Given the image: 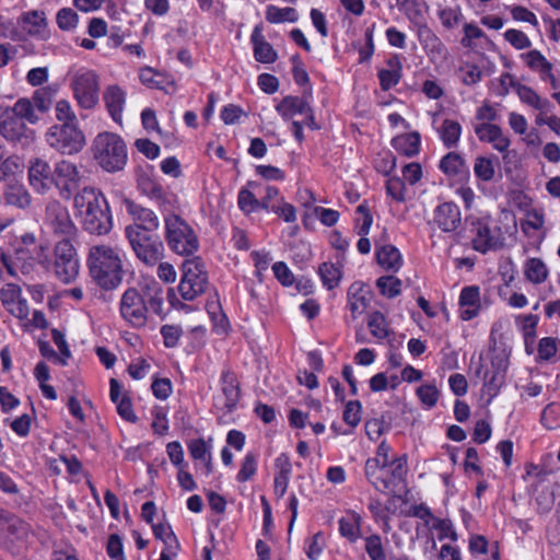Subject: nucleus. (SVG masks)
Wrapping results in <instances>:
<instances>
[{
	"instance_id": "nucleus-4",
	"label": "nucleus",
	"mask_w": 560,
	"mask_h": 560,
	"mask_svg": "<svg viewBox=\"0 0 560 560\" xmlns=\"http://www.w3.org/2000/svg\"><path fill=\"white\" fill-rule=\"evenodd\" d=\"M83 229L93 235H106L113 229V215L101 189L84 187L73 199Z\"/></svg>"
},
{
	"instance_id": "nucleus-24",
	"label": "nucleus",
	"mask_w": 560,
	"mask_h": 560,
	"mask_svg": "<svg viewBox=\"0 0 560 560\" xmlns=\"http://www.w3.org/2000/svg\"><path fill=\"white\" fill-rule=\"evenodd\" d=\"M48 219L55 234L62 236L61 240H70L72 242L78 230L65 207L56 203L48 208Z\"/></svg>"
},
{
	"instance_id": "nucleus-2",
	"label": "nucleus",
	"mask_w": 560,
	"mask_h": 560,
	"mask_svg": "<svg viewBox=\"0 0 560 560\" xmlns=\"http://www.w3.org/2000/svg\"><path fill=\"white\" fill-rule=\"evenodd\" d=\"M39 120L31 98L20 97L12 106L0 104V136L22 149L35 143L36 131L28 125Z\"/></svg>"
},
{
	"instance_id": "nucleus-37",
	"label": "nucleus",
	"mask_w": 560,
	"mask_h": 560,
	"mask_svg": "<svg viewBox=\"0 0 560 560\" xmlns=\"http://www.w3.org/2000/svg\"><path fill=\"white\" fill-rule=\"evenodd\" d=\"M390 143L397 152L413 158L420 152L421 137L418 131H412L393 138Z\"/></svg>"
},
{
	"instance_id": "nucleus-17",
	"label": "nucleus",
	"mask_w": 560,
	"mask_h": 560,
	"mask_svg": "<svg viewBox=\"0 0 560 560\" xmlns=\"http://www.w3.org/2000/svg\"><path fill=\"white\" fill-rule=\"evenodd\" d=\"M81 180L80 171L73 162L60 160L54 166V187L62 198L69 199L78 189Z\"/></svg>"
},
{
	"instance_id": "nucleus-38",
	"label": "nucleus",
	"mask_w": 560,
	"mask_h": 560,
	"mask_svg": "<svg viewBox=\"0 0 560 560\" xmlns=\"http://www.w3.org/2000/svg\"><path fill=\"white\" fill-rule=\"evenodd\" d=\"M523 272L526 281L533 284H541L549 277V269L545 261L538 257H529L524 261Z\"/></svg>"
},
{
	"instance_id": "nucleus-64",
	"label": "nucleus",
	"mask_w": 560,
	"mask_h": 560,
	"mask_svg": "<svg viewBox=\"0 0 560 560\" xmlns=\"http://www.w3.org/2000/svg\"><path fill=\"white\" fill-rule=\"evenodd\" d=\"M365 551L371 560H386L382 539L378 535H371L365 538Z\"/></svg>"
},
{
	"instance_id": "nucleus-43",
	"label": "nucleus",
	"mask_w": 560,
	"mask_h": 560,
	"mask_svg": "<svg viewBox=\"0 0 560 560\" xmlns=\"http://www.w3.org/2000/svg\"><path fill=\"white\" fill-rule=\"evenodd\" d=\"M361 521L362 517L351 511L339 520V533L351 542L355 541L361 535Z\"/></svg>"
},
{
	"instance_id": "nucleus-52",
	"label": "nucleus",
	"mask_w": 560,
	"mask_h": 560,
	"mask_svg": "<svg viewBox=\"0 0 560 560\" xmlns=\"http://www.w3.org/2000/svg\"><path fill=\"white\" fill-rule=\"evenodd\" d=\"M237 207L245 214L258 212V199L248 188H240L237 192Z\"/></svg>"
},
{
	"instance_id": "nucleus-48",
	"label": "nucleus",
	"mask_w": 560,
	"mask_h": 560,
	"mask_svg": "<svg viewBox=\"0 0 560 560\" xmlns=\"http://www.w3.org/2000/svg\"><path fill=\"white\" fill-rule=\"evenodd\" d=\"M23 172V163L16 155H11L0 164V182L5 184L18 182V175Z\"/></svg>"
},
{
	"instance_id": "nucleus-53",
	"label": "nucleus",
	"mask_w": 560,
	"mask_h": 560,
	"mask_svg": "<svg viewBox=\"0 0 560 560\" xmlns=\"http://www.w3.org/2000/svg\"><path fill=\"white\" fill-rule=\"evenodd\" d=\"M387 196L401 203L406 200V183L399 176H388L385 183Z\"/></svg>"
},
{
	"instance_id": "nucleus-63",
	"label": "nucleus",
	"mask_w": 560,
	"mask_h": 560,
	"mask_svg": "<svg viewBox=\"0 0 560 560\" xmlns=\"http://www.w3.org/2000/svg\"><path fill=\"white\" fill-rule=\"evenodd\" d=\"M247 114L240 105L228 104L224 105L220 110V118L225 125H235L241 121L242 117H246Z\"/></svg>"
},
{
	"instance_id": "nucleus-27",
	"label": "nucleus",
	"mask_w": 560,
	"mask_h": 560,
	"mask_svg": "<svg viewBox=\"0 0 560 560\" xmlns=\"http://www.w3.org/2000/svg\"><path fill=\"white\" fill-rule=\"evenodd\" d=\"M459 318L468 322L477 317L481 311L480 288L478 285H466L462 289L458 298Z\"/></svg>"
},
{
	"instance_id": "nucleus-59",
	"label": "nucleus",
	"mask_w": 560,
	"mask_h": 560,
	"mask_svg": "<svg viewBox=\"0 0 560 560\" xmlns=\"http://www.w3.org/2000/svg\"><path fill=\"white\" fill-rule=\"evenodd\" d=\"M343 421L351 428H355L362 420V404L359 400H350L345 405Z\"/></svg>"
},
{
	"instance_id": "nucleus-32",
	"label": "nucleus",
	"mask_w": 560,
	"mask_h": 560,
	"mask_svg": "<svg viewBox=\"0 0 560 560\" xmlns=\"http://www.w3.org/2000/svg\"><path fill=\"white\" fill-rule=\"evenodd\" d=\"M376 262L388 272H397L404 265V258L400 250L393 244L376 246Z\"/></svg>"
},
{
	"instance_id": "nucleus-30",
	"label": "nucleus",
	"mask_w": 560,
	"mask_h": 560,
	"mask_svg": "<svg viewBox=\"0 0 560 560\" xmlns=\"http://www.w3.org/2000/svg\"><path fill=\"white\" fill-rule=\"evenodd\" d=\"M127 94L117 84L108 85L103 93V101L110 118L120 124L126 105Z\"/></svg>"
},
{
	"instance_id": "nucleus-19",
	"label": "nucleus",
	"mask_w": 560,
	"mask_h": 560,
	"mask_svg": "<svg viewBox=\"0 0 560 560\" xmlns=\"http://www.w3.org/2000/svg\"><path fill=\"white\" fill-rule=\"evenodd\" d=\"M313 102V88L305 89L302 95H287L275 105V110L284 121L303 115Z\"/></svg>"
},
{
	"instance_id": "nucleus-16",
	"label": "nucleus",
	"mask_w": 560,
	"mask_h": 560,
	"mask_svg": "<svg viewBox=\"0 0 560 560\" xmlns=\"http://www.w3.org/2000/svg\"><path fill=\"white\" fill-rule=\"evenodd\" d=\"M73 96L80 107L92 109L98 103L100 79L93 70L78 73L72 80Z\"/></svg>"
},
{
	"instance_id": "nucleus-14",
	"label": "nucleus",
	"mask_w": 560,
	"mask_h": 560,
	"mask_svg": "<svg viewBox=\"0 0 560 560\" xmlns=\"http://www.w3.org/2000/svg\"><path fill=\"white\" fill-rule=\"evenodd\" d=\"M220 390L213 397V407L223 416L233 413L241 400V385L235 372L229 366L221 371Z\"/></svg>"
},
{
	"instance_id": "nucleus-44",
	"label": "nucleus",
	"mask_w": 560,
	"mask_h": 560,
	"mask_svg": "<svg viewBox=\"0 0 560 560\" xmlns=\"http://www.w3.org/2000/svg\"><path fill=\"white\" fill-rule=\"evenodd\" d=\"M353 221L354 231L359 236L369 235L373 224V214L368 200H363L355 208V217Z\"/></svg>"
},
{
	"instance_id": "nucleus-25",
	"label": "nucleus",
	"mask_w": 560,
	"mask_h": 560,
	"mask_svg": "<svg viewBox=\"0 0 560 560\" xmlns=\"http://www.w3.org/2000/svg\"><path fill=\"white\" fill-rule=\"evenodd\" d=\"M139 80L144 86L160 90L165 94H170L177 89L173 75L158 71L150 66H143L139 69Z\"/></svg>"
},
{
	"instance_id": "nucleus-18",
	"label": "nucleus",
	"mask_w": 560,
	"mask_h": 560,
	"mask_svg": "<svg viewBox=\"0 0 560 560\" xmlns=\"http://www.w3.org/2000/svg\"><path fill=\"white\" fill-rule=\"evenodd\" d=\"M28 183L37 194L45 195L54 187V168L40 158H34L28 162Z\"/></svg>"
},
{
	"instance_id": "nucleus-13",
	"label": "nucleus",
	"mask_w": 560,
	"mask_h": 560,
	"mask_svg": "<svg viewBox=\"0 0 560 560\" xmlns=\"http://www.w3.org/2000/svg\"><path fill=\"white\" fill-rule=\"evenodd\" d=\"M122 205L131 219V223L125 228V235L158 232L160 218L154 210L129 198H125Z\"/></svg>"
},
{
	"instance_id": "nucleus-55",
	"label": "nucleus",
	"mask_w": 560,
	"mask_h": 560,
	"mask_svg": "<svg viewBox=\"0 0 560 560\" xmlns=\"http://www.w3.org/2000/svg\"><path fill=\"white\" fill-rule=\"evenodd\" d=\"M540 422L548 430L560 428V404H548L541 412Z\"/></svg>"
},
{
	"instance_id": "nucleus-31",
	"label": "nucleus",
	"mask_w": 560,
	"mask_h": 560,
	"mask_svg": "<svg viewBox=\"0 0 560 560\" xmlns=\"http://www.w3.org/2000/svg\"><path fill=\"white\" fill-rule=\"evenodd\" d=\"M439 170L450 178L464 179L469 176V167L464 158L455 151L446 153L440 160Z\"/></svg>"
},
{
	"instance_id": "nucleus-56",
	"label": "nucleus",
	"mask_w": 560,
	"mask_h": 560,
	"mask_svg": "<svg viewBox=\"0 0 560 560\" xmlns=\"http://www.w3.org/2000/svg\"><path fill=\"white\" fill-rule=\"evenodd\" d=\"M160 334L163 338L164 347L172 349L179 345L184 331L179 325L165 324L161 326Z\"/></svg>"
},
{
	"instance_id": "nucleus-34",
	"label": "nucleus",
	"mask_w": 560,
	"mask_h": 560,
	"mask_svg": "<svg viewBox=\"0 0 560 560\" xmlns=\"http://www.w3.org/2000/svg\"><path fill=\"white\" fill-rule=\"evenodd\" d=\"M369 302L364 284L362 282H353L347 292V306L351 312L353 320L366 311Z\"/></svg>"
},
{
	"instance_id": "nucleus-54",
	"label": "nucleus",
	"mask_w": 560,
	"mask_h": 560,
	"mask_svg": "<svg viewBox=\"0 0 560 560\" xmlns=\"http://www.w3.org/2000/svg\"><path fill=\"white\" fill-rule=\"evenodd\" d=\"M374 30L375 24H372L364 31L365 44L358 49V63L360 65L369 62L375 52Z\"/></svg>"
},
{
	"instance_id": "nucleus-57",
	"label": "nucleus",
	"mask_w": 560,
	"mask_h": 560,
	"mask_svg": "<svg viewBox=\"0 0 560 560\" xmlns=\"http://www.w3.org/2000/svg\"><path fill=\"white\" fill-rule=\"evenodd\" d=\"M460 81L466 86H472L482 80V71L478 65L465 62L459 67Z\"/></svg>"
},
{
	"instance_id": "nucleus-47",
	"label": "nucleus",
	"mask_w": 560,
	"mask_h": 560,
	"mask_svg": "<svg viewBox=\"0 0 560 560\" xmlns=\"http://www.w3.org/2000/svg\"><path fill=\"white\" fill-rule=\"evenodd\" d=\"M366 325L371 335L377 340H384L390 334L386 316L380 311L369 314Z\"/></svg>"
},
{
	"instance_id": "nucleus-5",
	"label": "nucleus",
	"mask_w": 560,
	"mask_h": 560,
	"mask_svg": "<svg viewBox=\"0 0 560 560\" xmlns=\"http://www.w3.org/2000/svg\"><path fill=\"white\" fill-rule=\"evenodd\" d=\"M91 151L95 163L107 173L120 172L127 165V144L115 132H100L92 142Z\"/></svg>"
},
{
	"instance_id": "nucleus-7",
	"label": "nucleus",
	"mask_w": 560,
	"mask_h": 560,
	"mask_svg": "<svg viewBox=\"0 0 560 560\" xmlns=\"http://www.w3.org/2000/svg\"><path fill=\"white\" fill-rule=\"evenodd\" d=\"M164 240L168 249L179 256H195L200 243L195 229L179 214L164 217Z\"/></svg>"
},
{
	"instance_id": "nucleus-60",
	"label": "nucleus",
	"mask_w": 560,
	"mask_h": 560,
	"mask_svg": "<svg viewBox=\"0 0 560 560\" xmlns=\"http://www.w3.org/2000/svg\"><path fill=\"white\" fill-rule=\"evenodd\" d=\"M504 39L515 49L523 50L532 47L529 37L520 30L509 28L503 34Z\"/></svg>"
},
{
	"instance_id": "nucleus-8",
	"label": "nucleus",
	"mask_w": 560,
	"mask_h": 560,
	"mask_svg": "<svg viewBox=\"0 0 560 560\" xmlns=\"http://www.w3.org/2000/svg\"><path fill=\"white\" fill-rule=\"evenodd\" d=\"M471 248L480 254L497 252L504 245L502 231L491 217H470L466 220Z\"/></svg>"
},
{
	"instance_id": "nucleus-42",
	"label": "nucleus",
	"mask_w": 560,
	"mask_h": 560,
	"mask_svg": "<svg viewBox=\"0 0 560 560\" xmlns=\"http://www.w3.org/2000/svg\"><path fill=\"white\" fill-rule=\"evenodd\" d=\"M521 59L526 67L532 71L538 73L539 79L550 70L553 65L546 58V56L538 49H532L521 55Z\"/></svg>"
},
{
	"instance_id": "nucleus-51",
	"label": "nucleus",
	"mask_w": 560,
	"mask_h": 560,
	"mask_svg": "<svg viewBox=\"0 0 560 560\" xmlns=\"http://www.w3.org/2000/svg\"><path fill=\"white\" fill-rule=\"evenodd\" d=\"M79 20V14L71 8H61L56 13V24L63 32L75 30Z\"/></svg>"
},
{
	"instance_id": "nucleus-45",
	"label": "nucleus",
	"mask_w": 560,
	"mask_h": 560,
	"mask_svg": "<svg viewBox=\"0 0 560 560\" xmlns=\"http://www.w3.org/2000/svg\"><path fill=\"white\" fill-rule=\"evenodd\" d=\"M318 275L323 287L327 290L337 288L342 278V267L332 262H323L318 267Z\"/></svg>"
},
{
	"instance_id": "nucleus-35",
	"label": "nucleus",
	"mask_w": 560,
	"mask_h": 560,
	"mask_svg": "<svg viewBox=\"0 0 560 560\" xmlns=\"http://www.w3.org/2000/svg\"><path fill=\"white\" fill-rule=\"evenodd\" d=\"M138 190L150 200L165 201L166 192L163 185L152 175L142 172L137 176Z\"/></svg>"
},
{
	"instance_id": "nucleus-3",
	"label": "nucleus",
	"mask_w": 560,
	"mask_h": 560,
	"mask_svg": "<svg viewBox=\"0 0 560 560\" xmlns=\"http://www.w3.org/2000/svg\"><path fill=\"white\" fill-rule=\"evenodd\" d=\"M124 257L121 249L106 244L90 247L86 266L94 283L104 291L117 289L124 280Z\"/></svg>"
},
{
	"instance_id": "nucleus-46",
	"label": "nucleus",
	"mask_w": 560,
	"mask_h": 560,
	"mask_svg": "<svg viewBox=\"0 0 560 560\" xmlns=\"http://www.w3.org/2000/svg\"><path fill=\"white\" fill-rule=\"evenodd\" d=\"M266 21L271 24L284 22L294 23L299 20L298 11L294 8H279L275 4H268L265 11Z\"/></svg>"
},
{
	"instance_id": "nucleus-22",
	"label": "nucleus",
	"mask_w": 560,
	"mask_h": 560,
	"mask_svg": "<svg viewBox=\"0 0 560 560\" xmlns=\"http://www.w3.org/2000/svg\"><path fill=\"white\" fill-rule=\"evenodd\" d=\"M433 224L444 233L455 232L462 224V212L454 201H445L433 210Z\"/></svg>"
},
{
	"instance_id": "nucleus-28",
	"label": "nucleus",
	"mask_w": 560,
	"mask_h": 560,
	"mask_svg": "<svg viewBox=\"0 0 560 560\" xmlns=\"http://www.w3.org/2000/svg\"><path fill=\"white\" fill-rule=\"evenodd\" d=\"M387 68L378 69L377 78L382 91L387 92L395 88L402 78V60L399 54H390L386 59Z\"/></svg>"
},
{
	"instance_id": "nucleus-10",
	"label": "nucleus",
	"mask_w": 560,
	"mask_h": 560,
	"mask_svg": "<svg viewBox=\"0 0 560 560\" xmlns=\"http://www.w3.org/2000/svg\"><path fill=\"white\" fill-rule=\"evenodd\" d=\"M489 359L490 365L480 363L476 369V375L482 378V390L490 401L500 394L505 384L509 358L504 351L493 350L490 352Z\"/></svg>"
},
{
	"instance_id": "nucleus-23",
	"label": "nucleus",
	"mask_w": 560,
	"mask_h": 560,
	"mask_svg": "<svg viewBox=\"0 0 560 560\" xmlns=\"http://www.w3.org/2000/svg\"><path fill=\"white\" fill-rule=\"evenodd\" d=\"M30 530L26 522L10 512L0 511V541L23 540Z\"/></svg>"
},
{
	"instance_id": "nucleus-12",
	"label": "nucleus",
	"mask_w": 560,
	"mask_h": 560,
	"mask_svg": "<svg viewBox=\"0 0 560 560\" xmlns=\"http://www.w3.org/2000/svg\"><path fill=\"white\" fill-rule=\"evenodd\" d=\"M54 271L56 278L62 283L75 280L80 270L77 250L70 240H60L54 248Z\"/></svg>"
},
{
	"instance_id": "nucleus-39",
	"label": "nucleus",
	"mask_w": 560,
	"mask_h": 560,
	"mask_svg": "<svg viewBox=\"0 0 560 560\" xmlns=\"http://www.w3.org/2000/svg\"><path fill=\"white\" fill-rule=\"evenodd\" d=\"M4 200L10 206L25 209L31 206L32 197L24 184L18 180L7 184Z\"/></svg>"
},
{
	"instance_id": "nucleus-26",
	"label": "nucleus",
	"mask_w": 560,
	"mask_h": 560,
	"mask_svg": "<svg viewBox=\"0 0 560 560\" xmlns=\"http://www.w3.org/2000/svg\"><path fill=\"white\" fill-rule=\"evenodd\" d=\"M250 44L253 46V55L257 62L273 63L278 59V52L273 46L268 43L264 35V24H256L250 34Z\"/></svg>"
},
{
	"instance_id": "nucleus-40",
	"label": "nucleus",
	"mask_w": 560,
	"mask_h": 560,
	"mask_svg": "<svg viewBox=\"0 0 560 560\" xmlns=\"http://www.w3.org/2000/svg\"><path fill=\"white\" fill-rule=\"evenodd\" d=\"M500 166L499 158L494 154L477 156L474 163V174L478 180L488 183L495 176V168Z\"/></svg>"
},
{
	"instance_id": "nucleus-11",
	"label": "nucleus",
	"mask_w": 560,
	"mask_h": 560,
	"mask_svg": "<svg viewBox=\"0 0 560 560\" xmlns=\"http://www.w3.org/2000/svg\"><path fill=\"white\" fill-rule=\"evenodd\" d=\"M48 145L63 155L81 152L86 143L83 131L78 124H56L46 132Z\"/></svg>"
},
{
	"instance_id": "nucleus-21",
	"label": "nucleus",
	"mask_w": 560,
	"mask_h": 560,
	"mask_svg": "<svg viewBox=\"0 0 560 560\" xmlns=\"http://www.w3.org/2000/svg\"><path fill=\"white\" fill-rule=\"evenodd\" d=\"M0 301L5 310L19 319H26L30 307L25 298L22 296V289L16 283H7L0 290Z\"/></svg>"
},
{
	"instance_id": "nucleus-29",
	"label": "nucleus",
	"mask_w": 560,
	"mask_h": 560,
	"mask_svg": "<svg viewBox=\"0 0 560 560\" xmlns=\"http://www.w3.org/2000/svg\"><path fill=\"white\" fill-rule=\"evenodd\" d=\"M121 385L118 380H109V398L116 405V409L121 419L135 423L138 420L133 411L131 398L128 394L121 395Z\"/></svg>"
},
{
	"instance_id": "nucleus-6",
	"label": "nucleus",
	"mask_w": 560,
	"mask_h": 560,
	"mask_svg": "<svg viewBox=\"0 0 560 560\" xmlns=\"http://www.w3.org/2000/svg\"><path fill=\"white\" fill-rule=\"evenodd\" d=\"M407 471L406 457H369L365 462V476L380 492L402 481Z\"/></svg>"
},
{
	"instance_id": "nucleus-50",
	"label": "nucleus",
	"mask_w": 560,
	"mask_h": 560,
	"mask_svg": "<svg viewBox=\"0 0 560 560\" xmlns=\"http://www.w3.org/2000/svg\"><path fill=\"white\" fill-rule=\"evenodd\" d=\"M558 351H560V340L553 337H544L539 340L537 353L542 361H552L556 359Z\"/></svg>"
},
{
	"instance_id": "nucleus-58",
	"label": "nucleus",
	"mask_w": 560,
	"mask_h": 560,
	"mask_svg": "<svg viewBox=\"0 0 560 560\" xmlns=\"http://www.w3.org/2000/svg\"><path fill=\"white\" fill-rule=\"evenodd\" d=\"M416 395L427 409L433 408L439 400V389L434 384H422Z\"/></svg>"
},
{
	"instance_id": "nucleus-41",
	"label": "nucleus",
	"mask_w": 560,
	"mask_h": 560,
	"mask_svg": "<svg viewBox=\"0 0 560 560\" xmlns=\"http://www.w3.org/2000/svg\"><path fill=\"white\" fill-rule=\"evenodd\" d=\"M462 125L453 119H444L438 129L439 139L446 149H455L462 136Z\"/></svg>"
},
{
	"instance_id": "nucleus-9",
	"label": "nucleus",
	"mask_w": 560,
	"mask_h": 560,
	"mask_svg": "<svg viewBox=\"0 0 560 560\" xmlns=\"http://www.w3.org/2000/svg\"><path fill=\"white\" fill-rule=\"evenodd\" d=\"M182 277L177 287L184 301H194L206 292L209 283L208 272L202 259L194 256L186 259L180 267Z\"/></svg>"
},
{
	"instance_id": "nucleus-62",
	"label": "nucleus",
	"mask_w": 560,
	"mask_h": 560,
	"mask_svg": "<svg viewBox=\"0 0 560 560\" xmlns=\"http://www.w3.org/2000/svg\"><path fill=\"white\" fill-rule=\"evenodd\" d=\"M271 212L287 223H295L298 220L296 208L292 203L285 201L284 197H280L279 202L275 206Z\"/></svg>"
},
{
	"instance_id": "nucleus-20",
	"label": "nucleus",
	"mask_w": 560,
	"mask_h": 560,
	"mask_svg": "<svg viewBox=\"0 0 560 560\" xmlns=\"http://www.w3.org/2000/svg\"><path fill=\"white\" fill-rule=\"evenodd\" d=\"M510 80V85L518 96L522 104L529 106L540 113H548L552 108V104L548 98L541 97L532 86L516 81L513 75L505 72L501 75V80Z\"/></svg>"
},
{
	"instance_id": "nucleus-49",
	"label": "nucleus",
	"mask_w": 560,
	"mask_h": 560,
	"mask_svg": "<svg viewBox=\"0 0 560 560\" xmlns=\"http://www.w3.org/2000/svg\"><path fill=\"white\" fill-rule=\"evenodd\" d=\"M376 288L381 295L395 299L401 293L402 281L393 275L382 276L376 280Z\"/></svg>"
},
{
	"instance_id": "nucleus-36",
	"label": "nucleus",
	"mask_w": 560,
	"mask_h": 560,
	"mask_svg": "<svg viewBox=\"0 0 560 560\" xmlns=\"http://www.w3.org/2000/svg\"><path fill=\"white\" fill-rule=\"evenodd\" d=\"M19 24L30 36L45 38L44 33L47 27V21L44 12L33 10L23 13Z\"/></svg>"
},
{
	"instance_id": "nucleus-1",
	"label": "nucleus",
	"mask_w": 560,
	"mask_h": 560,
	"mask_svg": "<svg viewBox=\"0 0 560 560\" xmlns=\"http://www.w3.org/2000/svg\"><path fill=\"white\" fill-rule=\"evenodd\" d=\"M165 298L172 308L186 313L191 311V306L177 298L173 288H170L165 295L162 284L155 279H150L124 291L119 301V314L130 327L143 328L149 322L150 314L161 318L166 316Z\"/></svg>"
},
{
	"instance_id": "nucleus-61",
	"label": "nucleus",
	"mask_w": 560,
	"mask_h": 560,
	"mask_svg": "<svg viewBox=\"0 0 560 560\" xmlns=\"http://www.w3.org/2000/svg\"><path fill=\"white\" fill-rule=\"evenodd\" d=\"M277 281L284 288H290L295 282V276L284 261H277L271 266Z\"/></svg>"
},
{
	"instance_id": "nucleus-33",
	"label": "nucleus",
	"mask_w": 560,
	"mask_h": 560,
	"mask_svg": "<svg viewBox=\"0 0 560 560\" xmlns=\"http://www.w3.org/2000/svg\"><path fill=\"white\" fill-rule=\"evenodd\" d=\"M417 35L423 50L430 58L433 59L445 55L446 47L443 42L427 24L418 27Z\"/></svg>"
},
{
	"instance_id": "nucleus-15",
	"label": "nucleus",
	"mask_w": 560,
	"mask_h": 560,
	"mask_svg": "<svg viewBox=\"0 0 560 560\" xmlns=\"http://www.w3.org/2000/svg\"><path fill=\"white\" fill-rule=\"evenodd\" d=\"M136 257L148 266H154L164 257V244L158 232L125 235Z\"/></svg>"
}]
</instances>
